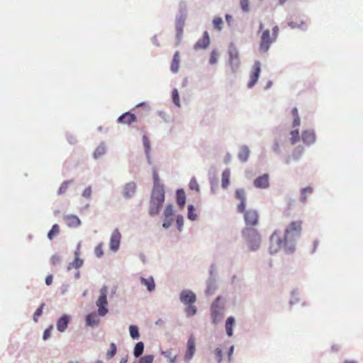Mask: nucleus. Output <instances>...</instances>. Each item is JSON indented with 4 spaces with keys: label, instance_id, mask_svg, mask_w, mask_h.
<instances>
[{
    "label": "nucleus",
    "instance_id": "7c9ffc66",
    "mask_svg": "<svg viewBox=\"0 0 363 363\" xmlns=\"http://www.w3.org/2000/svg\"><path fill=\"white\" fill-rule=\"evenodd\" d=\"M313 193L311 187H306L301 189L300 200L301 202L305 203L307 201V195Z\"/></svg>",
    "mask_w": 363,
    "mask_h": 363
},
{
    "label": "nucleus",
    "instance_id": "c756f323",
    "mask_svg": "<svg viewBox=\"0 0 363 363\" xmlns=\"http://www.w3.org/2000/svg\"><path fill=\"white\" fill-rule=\"evenodd\" d=\"M291 114L294 117L292 127L296 128L298 127L301 124V120L298 116V109L296 108H294L291 111Z\"/></svg>",
    "mask_w": 363,
    "mask_h": 363
},
{
    "label": "nucleus",
    "instance_id": "473e14b6",
    "mask_svg": "<svg viewBox=\"0 0 363 363\" xmlns=\"http://www.w3.org/2000/svg\"><path fill=\"white\" fill-rule=\"evenodd\" d=\"M106 153V147L104 145L98 146L94 152V157L98 159Z\"/></svg>",
    "mask_w": 363,
    "mask_h": 363
},
{
    "label": "nucleus",
    "instance_id": "603ef678",
    "mask_svg": "<svg viewBox=\"0 0 363 363\" xmlns=\"http://www.w3.org/2000/svg\"><path fill=\"white\" fill-rule=\"evenodd\" d=\"M91 193H92L91 188V186H89L84 190V191L82 193V196L84 198L89 199L91 197Z\"/></svg>",
    "mask_w": 363,
    "mask_h": 363
},
{
    "label": "nucleus",
    "instance_id": "69168bd1",
    "mask_svg": "<svg viewBox=\"0 0 363 363\" xmlns=\"http://www.w3.org/2000/svg\"><path fill=\"white\" fill-rule=\"evenodd\" d=\"M263 29V24L262 23H260V25H259V30H262Z\"/></svg>",
    "mask_w": 363,
    "mask_h": 363
},
{
    "label": "nucleus",
    "instance_id": "e2e57ef3",
    "mask_svg": "<svg viewBox=\"0 0 363 363\" xmlns=\"http://www.w3.org/2000/svg\"><path fill=\"white\" fill-rule=\"evenodd\" d=\"M233 350H234L233 346H231V347H230V350H229V352H228V357H229V359H230V358H231V356H232V354H233Z\"/></svg>",
    "mask_w": 363,
    "mask_h": 363
},
{
    "label": "nucleus",
    "instance_id": "4c0bfd02",
    "mask_svg": "<svg viewBox=\"0 0 363 363\" xmlns=\"http://www.w3.org/2000/svg\"><path fill=\"white\" fill-rule=\"evenodd\" d=\"M72 182V180H68V181H65L64 182L60 187L58 189V194H63L65 193H66L67 189H68V186L69 184H71Z\"/></svg>",
    "mask_w": 363,
    "mask_h": 363
},
{
    "label": "nucleus",
    "instance_id": "c03bdc74",
    "mask_svg": "<svg viewBox=\"0 0 363 363\" xmlns=\"http://www.w3.org/2000/svg\"><path fill=\"white\" fill-rule=\"evenodd\" d=\"M187 308H186V313L188 316H192L196 313V308L192 304L187 305Z\"/></svg>",
    "mask_w": 363,
    "mask_h": 363
},
{
    "label": "nucleus",
    "instance_id": "774afa93",
    "mask_svg": "<svg viewBox=\"0 0 363 363\" xmlns=\"http://www.w3.org/2000/svg\"><path fill=\"white\" fill-rule=\"evenodd\" d=\"M286 0H279V3L283 4Z\"/></svg>",
    "mask_w": 363,
    "mask_h": 363
},
{
    "label": "nucleus",
    "instance_id": "37998d69",
    "mask_svg": "<svg viewBox=\"0 0 363 363\" xmlns=\"http://www.w3.org/2000/svg\"><path fill=\"white\" fill-rule=\"evenodd\" d=\"M45 306V303H42L40 306L35 311L34 315H33V320L37 323L38 318L42 315L43 313V309Z\"/></svg>",
    "mask_w": 363,
    "mask_h": 363
},
{
    "label": "nucleus",
    "instance_id": "72a5a7b5",
    "mask_svg": "<svg viewBox=\"0 0 363 363\" xmlns=\"http://www.w3.org/2000/svg\"><path fill=\"white\" fill-rule=\"evenodd\" d=\"M143 350H144L143 343L142 342H138L135 345V348H134V355L136 357H140L143 354Z\"/></svg>",
    "mask_w": 363,
    "mask_h": 363
},
{
    "label": "nucleus",
    "instance_id": "c9c22d12",
    "mask_svg": "<svg viewBox=\"0 0 363 363\" xmlns=\"http://www.w3.org/2000/svg\"><path fill=\"white\" fill-rule=\"evenodd\" d=\"M173 215H174L173 206H172V205L169 204L166 206L164 211V218H166L173 219L172 218Z\"/></svg>",
    "mask_w": 363,
    "mask_h": 363
},
{
    "label": "nucleus",
    "instance_id": "5701e85b",
    "mask_svg": "<svg viewBox=\"0 0 363 363\" xmlns=\"http://www.w3.org/2000/svg\"><path fill=\"white\" fill-rule=\"evenodd\" d=\"M180 62V57L179 52H176L173 56L172 65H171V70L172 72L176 73L179 70Z\"/></svg>",
    "mask_w": 363,
    "mask_h": 363
},
{
    "label": "nucleus",
    "instance_id": "2eb2a0df",
    "mask_svg": "<svg viewBox=\"0 0 363 363\" xmlns=\"http://www.w3.org/2000/svg\"><path fill=\"white\" fill-rule=\"evenodd\" d=\"M64 220L69 228H77L81 224L79 218L74 215H67L64 216Z\"/></svg>",
    "mask_w": 363,
    "mask_h": 363
},
{
    "label": "nucleus",
    "instance_id": "20e7f679",
    "mask_svg": "<svg viewBox=\"0 0 363 363\" xmlns=\"http://www.w3.org/2000/svg\"><path fill=\"white\" fill-rule=\"evenodd\" d=\"M242 235L252 250L258 248L261 242V235L255 227L245 228Z\"/></svg>",
    "mask_w": 363,
    "mask_h": 363
},
{
    "label": "nucleus",
    "instance_id": "a19ab883",
    "mask_svg": "<svg viewBox=\"0 0 363 363\" xmlns=\"http://www.w3.org/2000/svg\"><path fill=\"white\" fill-rule=\"evenodd\" d=\"M116 346L114 343H111L110 345V350L106 354L107 359H111L116 353Z\"/></svg>",
    "mask_w": 363,
    "mask_h": 363
},
{
    "label": "nucleus",
    "instance_id": "393cba45",
    "mask_svg": "<svg viewBox=\"0 0 363 363\" xmlns=\"http://www.w3.org/2000/svg\"><path fill=\"white\" fill-rule=\"evenodd\" d=\"M99 323V319L95 313H90L86 317V323L89 326L97 325Z\"/></svg>",
    "mask_w": 363,
    "mask_h": 363
},
{
    "label": "nucleus",
    "instance_id": "6e6552de",
    "mask_svg": "<svg viewBox=\"0 0 363 363\" xmlns=\"http://www.w3.org/2000/svg\"><path fill=\"white\" fill-rule=\"evenodd\" d=\"M218 300L219 298H217L216 300L212 303L211 308V318L213 323L215 324H218L220 321L222 317V308L218 306Z\"/></svg>",
    "mask_w": 363,
    "mask_h": 363
},
{
    "label": "nucleus",
    "instance_id": "1a4fd4ad",
    "mask_svg": "<svg viewBox=\"0 0 363 363\" xmlns=\"http://www.w3.org/2000/svg\"><path fill=\"white\" fill-rule=\"evenodd\" d=\"M196 300V295L190 290H183L180 294V301L185 305L193 304Z\"/></svg>",
    "mask_w": 363,
    "mask_h": 363
},
{
    "label": "nucleus",
    "instance_id": "09e8293b",
    "mask_svg": "<svg viewBox=\"0 0 363 363\" xmlns=\"http://www.w3.org/2000/svg\"><path fill=\"white\" fill-rule=\"evenodd\" d=\"M153 357L152 355H146L140 359L139 363H152Z\"/></svg>",
    "mask_w": 363,
    "mask_h": 363
},
{
    "label": "nucleus",
    "instance_id": "a878e982",
    "mask_svg": "<svg viewBox=\"0 0 363 363\" xmlns=\"http://www.w3.org/2000/svg\"><path fill=\"white\" fill-rule=\"evenodd\" d=\"M140 281H141L142 284L147 286V289L149 291H152L155 289V281H154V279L152 277H150L147 279L141 277Z\"/></svg>",
    "mask_w": 363,
    "mask_h": 363
},
{
    "label": "nucleus",
    "instance_id": "f704fd0d",
    "mask_svg": "<svg viewBox=\"0 0 363 363\" xmlns=\"http://www.w3.org/2000/svg\"><path fill=\"white\" fill-rule=\"evenodd\" d=\"M290 141L291 144H296L300 140V135L298 130H294L290 132Z\"/></svg>",
    "mask_w": 363,
    "mask_h": 363
},
{
    "label": "nucleus",
    "instance_id": "412c9836",
    "mask_svg": "<svg viewBox=\"0 0 363 363\" xmlns=\"http://www.w3.org/2000/svg\"><path fill=\"white\" fill-rule=\"evenodd\" d=\"M135 190L136 184L134 182H129L124 187L123 195L125 198H130L134 195Z\"/></svg>",
    "mask_w": 363,
    "mask_h": 363
},
{
    "label": "nucleus",
    "instance_id": "7ed1b4c3",
    "mask_svg": "<svg viewBox=\"0 0 363 363\" xmlns=\"http://www.w3.org/2000/svg\"><path fill=\"white\" fill-rule=\"evenodd\" d=\"M279 28L277 26L272 28V33L269 29L262 31L260 36L259 50L260 52H267L272 43H274L278 37Z\"/></svg>",
    "mask_w": 363,
    "mask_h": 363
},
{
    "label": "nucleus",
    "instance_id": "6e6d98bb",
    "mask_svg": "<svg viewBox=\"0 0 363 363\" xmlns=\"http://www.w3.org/2000/svg\"><path fill=\"white\" fill-rule=\"evenodd\" d=\"M172 221H173V219H170V218H164V222H163V224H162V226L164 228H168L169 227L171 226L172 223Z\"/></svg>",
    "mask_w": 363,
    "mask_h": 363
},
{
    "label": "nucleus",
    "instance_id": "ddd939ff",
    "mask_svg": "<svg viewBox=\"0 0 363 363\" xmlns=\"http://www.w3.org/2000/svg\"><path fill=\"white\" fill-rule=\"evenodd\" d=\"M254 186L259 189H267L269 186V174H264L254 180Z\"/></svg>",
    "mask_w": 363,
    "mask_h": 363
},
{
    "label": "nucleus",
    "instance_id": "b1692460",
    "mask_svg": "<svg viewBox=\"0 0 363 363\" xmlns=\"http://www.w3.org/2000/svg\"><path fill=\"white\" fill-rule=\"evenodd\" d=\"M230 171L229 169H225L222 173L221 185L225 189L230 184Z\"/></svg>",
    "mask_w": 363,
    "mask_h": 363
},
{
    "label": "nucleus",
    "instance_id": "2f4dec72",
    "mask_svg": "<svg viewBox=\"0 0 363 363\" xmlns=\"http://www.w3.org/2000/svg\"><path fill=\"white\" fill-rule=\"evenodd\" d=\"M60 233V227L57 224H54L51 230L48 232V238L52 240L56 235Z\"/></svg>",
    "mask_w": 363,
    "mask_h": 363
},
{
    "label": "nucleus",
    "instance_id": "4d7b16f0",
    "mask_svg": "<svg viewBox=\"0 0 363 363\" xmlns=\"http://www.w3.org/2000/svg\"><path fill=\"white\" fill-rule=\"evenodd\" d=\"M304 24V23L303 21H301L300 23H296V22H294V21H291L289 23V26L292 28H300L301 27V26H303Z\"/></svg>",
    "mask_w": 363,
    "mask_h": 363
},
{
    "label": "nucleus",
    "instance_id": "680f3d73",
    "mask_svg": "<svg viewBox=\"0 0 363 363\" xmlns=\"http://www.w3.org/2000/svg\"><path fill=\"white\" fill-rule=\"evenodd\" d=\"M225 20L227 21V23L230 25L231 23V21H232V16L229 14H226L225 15Z\"/></svg>",
    "mask_w": 363,
    "mask_h": 363
},
{
    "label": "nucleus",
    "instance_id": "cd10ccee",
    "mask_svg": "<svg viewBox=\"0 0 363 363\" xmlns=\"http://www.w3.org/2000/svg\"><path fill=\"white\" fill-rule=\"evenodd\" d=\"M235 325V318L233 317L228 318L225 322V330L226 333L229 337L233 335V327Z\"/></svg>",
    "mask_w": 363,
    "mask_h": 363
},
{
    "label": "nucleus",
    "instance_id": "39448f33",
    "mask_svg": "<svg viewBox=\"0 0 363 363\" xmlns=\"http://www.w3.org/2000/svg\"><path fill=\"white\" fill-rule=\"evenodd\" d=\"M241 213H243L245 228L256 227L259 225V215L257 210L252 208L245 209V211Z\"/></svg>",
    "mask_w": 363,
    "mask_h": 363
},
{
    "label": "nucleus",
    "instance_id": "f3484780",
    "mask_svg": "<svg viewBox=\"0 0 363 363\" xmlns=\"http://www.w3.org/2000/svg\"><path fill=\"white\" fill-rule=\"evenodd\" d=\"M74 259L72 262H70L67 266V270H71L72 269H78L81 267L83 264V259L79 258V249L74 252Z\"/></svg>",
    "mask_w": 363,
    "mask_h": 363
},
{
    "label": "nucleus",
    "instance_id": "8fccbe9b",
    "mask_svg": "<svg viewBox=\"0 0 363 363\" xmlns=\"http://www.w3.org/2000/svg\"><path fill=\"white\" fill-rule=\"evenodd\" d=\"M217 61V52L215 50H213L211 54V57L209 59V62L211 65H213Z\"/></svg>",
    "mask_w": 363,
    "mask_h": 363
},
{
    "label": "nucleus",
    "instance_id": "3c124183",
    "mask_svg": "<svg viewBox=\"0 0 363 363\" xmlns=\"http://www.w3.org/2000/svg\"><path fill=\"white\" fill-rule=\"evenodd\" d=\"M163 354L165 355L166 357L169 359V362L171 363H174L175 362L176 355L172 357L171 351L167 350V351L164 352Z\"/></svg>",
    "mask_w": 363,
    "mask_h": 363
},
{
    "label": "nucleus",
    "instance_id": "f257e3e1",
    "mask_svg": "<svg viewBox=\"0 0 363 363\" xmlns=\"http://www.w3.org/2000/svg\"><path fill=\"white\" fill-rule=\"evenodd\" d=\"M303 221L297 220L290 222L286 227L284 233L275 230L270 238L269 252L277 253L281 249L286 252H291L295 249V240L299 238L302 232Z\"/></svg>",
    "mask_w": 363,
    "mask_h": 363
},
{
    "label": "nucleus",
    "instance_id": "49530a36",
    "mask_svg": "<svg viewBox=\"0 0 363 363\" xmlns=\"http://www.w3.org/2000/svg\"><path fill=\"white\" fill-rule=\"evenodd\" d=\"M189 188L196 191H199V185L195 178H192L189 182Z\"/></svg>",
    "mask_w": 363,
    "mask_h": 363
},
{
    "label": "nucleus",
    "instance_id": "ea45409f",
    "mask_svg": "<svg viewBox=\"0 0 363 363\" xmlns=\"http://www.w3.org/2000/svg\"><path fill=\"white\" fill-rule=\"evenodd\" d=\"M240 5L243 12L247 13L250 11L249 0H240Z\"/></svg>",
    "mask_w": 363,
    "mask_h": 363
},
{
    "label": "nucleus",
    "instance_id": "0e129e2a",
    "mask_svg": "<svg viewBox=\"0 0 363 363\" xmlns=\"http://www.w3.org/2000/svg\"><path fill=\"white\" fill-rule=\"evenodd\" d=\"M345 363H357V362H356V361H352V362L345 361Z\"/></svg>",
    "mask_w": 363,
    "mask_h": 363
},
{
    "label": "nucleus",
    "instance_id": "9d476101",
    "mask_svg": "<svg viewBox=\"0 0 363 363\" xmlns=\"http://www.w3.org/2000/svg\"><path fill=\"white\" fill-rule=\"evenodd\" d=\"M235 196L240 201L237 207L238 212H244L245 208H246V198L245 191L241 189H237L235 191Z\"/></svg>",
    "mask_w": 363,
    "mask_h": 363
},
{
    "label": "nucleus",
    "instance_id": "4468645a",
    "mask_svg": "<svg viewBox=\"0 0 363 363\" xmlns=\"http://www.w3.org/2000/svg\"><path fill=\"white\" fill-rule=\"evenodd\" d=\"M302 141L306 145H311L315 143V135L314 130H306L302 133L301 135Z\"/></svg>",
    "mask_w": 363,
    "mask_h": 363
},
{
    "label": "nucleus",
    "instance_id": "58836bf2",
    "mask_svg": "<svg viewBox=\"0 0 363 363\" xmlns=\"http://www.w3.org/2000/svg\"><path fill=\"white\" fill-rule=\"evenodd\" d=\"M172 100L176 106H180L179 95L177 89H174L172 91Z\"/></svg>",
    "mask_w": 363,
    "mask_h": 363
},
{
    "label": "nucleus",
    "instance_id": "0eeeda50",
    "mask_svg": "<svg viewBox=\"0 0 363 363\" xmlns=\"http://www.w3.org/2000/svg\"><path fill=\"white\" fill-rule=\"evenodd\" d=\"M261 72V64L259 61H256L252 68L250 80L247 84L249 88H252L257 82Z\"/></svg>",
    "mask_w": 363,
    "mask_h": 363
},
{
    "label": "nucleus",
    "instance_id": "bf43d9fd",
    "mask_svg": "<svg viewBox=\"0 0 363 363\" xmlns=\"http://www.w3.org/2000/svg\"><path fill=\"white\" fill-rule=\"evenodd\" d=\"M215 354L218 360V362L220 363L222 359V351L220 349L217 348L215 351Z\"/></svg>",
    "mask_w": 363,
    "mask_h": 363
},
{
    "label": "nucleus",
    "instance_id": "f03ea898",
    "mask_svg": "<svg viewBox=\"0 0 363 363\" xmlns=\"http://www.w3.org/2000/svg\"><path fill=\"white\" fill-rule=\"evenodd\" d=\"M153 177V189L151 195L149 213L151 216L158 214L160 208L164 201V186L160 183L159 174L156 169L152 172Z\"/></svg>",
    "mask_w": 363,
    "mask_h": 363
},
{
    "label": "nucleus",
    "instance_id": "052dcab7",
    "mask_svg": "<svg viewBox=\"0 0 363 363\" xmlns=\"http://www.w3.org/2000/svg\"><path fill=\"white\" fill-rule=\"evenodd\" d=\"M53 277L52 275H48L45 279V284L49 286L52 282Z\"/></svg>",
    "mask_w": 363,
    "mask_h": 363
},
{
    "label": "nucleus",
    "instance_id": "bb28decb",
    "mask_svg": "<svg viewBox=\"0 0 363 363\" xmlns=\"http://www.w3.org/2000/svg\"><path fill=\"white\" fill-rule=\"evenodd\" d=\"M177 201L178 206L183 208L186 202V195L183 189H179L177 191Z\"/></svg>",
    "mask_w": 363,
    "mask_h": 363
},
{
    "label": "nucleus",
    "instance_id": "f8f14e48",
    "mask_svg": "<svg viewBox=\"0 0 363 363\" xmlns=\"http://www.w3.org/2000/svg\"><path fill=\"white\" fill-rule=\"evenodd\" d=\"M196 350L195 346V338L193 335H191L187 341V348L185 353V359L190 360Z\"/></svg>",
    "mask_w": 363,
    "mask_h": 363
},
{
    "label": "nucleus",
    "instance_id": "338daca9",
    "mask_svg": "<svg viewBox=\"0 0 363 363\" xmlns=\"http://www.w3.org/2000/svg\"><path fill=\"white\" fill-rule=\"evenodd\" d=\"M68 363H78V361L72 360V361L69 362Z\"/></svg>",
    "mask_w": 363,
    "mask_h": 363
},
{
    "label": "nucleus",
    "instance_id": "a18cd8bd",
    "mask_svg": "<svg viewBox=\"0 0 363 363\" xmlns=\"http://www.w3.org/2000/svg\"><path fill=\"white\" fill-rule=\"evenodd\" d=\"M213 26L215 28L218 30H221L222 25H223V20L221 18L218 17L215 18L213 21Z\"/></svg>",
    "mask_w": 363,
    "mask_h": 363
},
{
    "label": "nucleus",
    "instance_id": "e433bc0d",
    "mask_svg": "<svg viewBox=\"0 0 363 363\" xmlns=\"http://www.w3.org/2000/svg\"><path fill=\"white\" fill-rule=\"evenodd\" d=\"M130 335L133 339H138L140 335L138 328L135 325H130L129 327Z\"/></svg>",
    "mask_w": 363,
    "mask_h": 363
},
{
    "label": "nucleus",
    "instance_id": "5fc2aeb1",
    "mask_svg": "<svg viewBox=\"0 0 363 363\" xmlns=\"http://www.w3.org/2000/svg\"><path fill=\"white\" fill-rule=\"evenodd\" d=\"M143 145L145 146L146 151L147 152L149 151L150 145V141L146 135H143Z\"/></svg>",
    "mask_w": 363,
    "mask_h": 363
},
{
    "label": "nucleus",
    "instance_id": "79ce46f5",
    "mask_svg": "<svg viewBox=\"0 0 363 363\" xmlns=\"http://www.w3.org/2000/svg\"><path fill=\"white\" fill-rule=\"evenodd\" d=\"M194 207L193 205H189L188 206V218L191 220H195L197 218L196 214L194 213Z\"/></svg>",
    "mask_w": 363,
    "mask_h": 363
},
{
    "label": "nucleus",
    "instance_id": "de8ad7c7",
    "mask_svg": "<svg viewBox=\"0 0 363 363\" xmlns=\"http://www.w3.org/2000/svg\"><path fill=\"white\" fill-rule=\"evenodd\" d=\"M94 253L97 257H101L104 255L103 245L99 244L94 249Z\"/></svg>",
    "mask_w": 363,
    "mask_h": 363
},
{
    "label": "nucleus",
    "instance_id": "4be33fe9",
    "mask_svg": "<svg viewBox=\"0 0 363 363\" xmlns=\"http://www.w3.org/2000/svg\"><path fill=\"white\" fill-rule=\"evenodd\" d=\"M185 24V17L183 16H181L179 18H178L176 21V30H177V37L179 38L182 35L183 32V27Z\"/></svg>",
    "mask_w": 363,
    "mask_h": 363
},
{
    "label": "nucleus",
    "instance_id": "13d9d810",
    "mask_svg": "<svg viewBox=\"0 0 363 363\" xmlns=\"http://www.w3.org/2000/svg\"><path fill=\"white\" fill-rule=\"evenodd\" d=\"M51 264L56 265L60 262V257L57 255H53L50 259Z\"/></svg>",
    "mask_w": 363,
    "mask_h": 363
},
{
    "label": "nucleus",
    "instance_id": "6ab92c4d",
    "mask_svg": "<svg viewBox=\"0 0 363 363\" xmlns=\"http://www.w3.org/2000/svg\"><path fill=\"white\" fill-rule=\"evenodd\" d=\"M230 55V63L233 67V69L237 68L239 65V54L238 51L235 48L230 49L229 50Z\"/></svg>",
    "mask_w": 363,
    "mask_h": 363
},
{
    "label": "nucleus",
    "instance_id": "864d4df0",
    "mask_svg": "<svg viewBox=\"0 0 363 363\" xmlns=\"http://www.w3.org/2000/svg\"><path fill=\"white\" fill-rule=\"evenodd\" d=\"M52 329V326H50L48 328H47L44 333H43V340L48 339L51 335V330Z\"/></svg>",
    "mask_w": 363,
    "mask_h": 363
},
{
    "label": "nucleus",
    "instance_id": "dca6fc26",
    "mask_svg": "<svg viewBox=\"0 0 363 363\" xmlns=\"http://www.w3.org/2000/svg\"><path fill=\"white\" fill-rule=\"evenodd\" d=\"M210 43V38L207 31L203 33V38L197 41L194 45L195 50L205 49Z\"/></svg>",
    "mask_w": 363,
    "mask_h": 363
},
{
    "label": "nucleus",
    "instance_id": "a211bd4d",
    "mask_svg": "<svg viewBox=\"0 0 363 363\" xmlns=\"http://www.w3.org/2000/svg\"><path fill=\"white\" fill-rule=\"evenodd\" d=\"M136 121V116L130 112H126L118 118V123L130 125Z\"/></svg>",
    "mask_w": 363,
    "mask_h": 363
},
{
    "label": "nucleus",
    "instance_id": "423d86ee",
    "mask_svg": "<svg viewBox=\"0 0 363 363\" xmlns=\"http://www.w3.org/2000/svg\"><path fill=\"white\" fill-rule=\"evenodd\" d=\"M107 292H108L107 286H104L100 289V296H99L98 300L96 301V306L98 307V314L100 316H104L108 313V309L106 307L108 304Z\"/></svg>",
    "mask_w": 363,
    "mask_h": 363
},
{
    "label": "nucleus",
    "instance_id": "aec40b11",
    "mask_svg": "<svg viewBox=\"0 0 363 363\" xmlns=\"http://www.w3.org/2000/svg\"><path fill=\"white\" fill-rule=\"evenodd\" d=\"M69 320H70V318L69 315H62L57 321V324H56L57 329L60 332H64L67 328Z\"/></svg>",
    "mask_w": 363,
    "mask_h": 363
},
{
    "label": "nucleus",
    "instance_id": "c85d7f7f",
    "mask_svg": "<svg viewBox=\"0 0 363 363\" xmlns=\"http://www.w3.org/2000/svg\"><path fill=\"white\" fill-rule=\"evenodd\" d=\"M250 150L247 147L242 146L240 147L238 157L242 162H246L249 157Z\"/></svg>",
    "mask_w": 363,
    "mask_h": 363
},
{
    "label": "nucleus",
    "instance_id": "9b49d317",
    "mask_svg": "<svg viewBox=\"0 0 363 363\" xmlns=\"http://www.w3.org/2000/svg\"><path fill=\"white\" fill-rule=\"evenodd\" d=\"M121 235L118 229H115L112 233L110 240V248L116 251L119 248Z\"/></svg>",
    "mask_w": 363,
    "mask_h": 363
}]
</instances>
